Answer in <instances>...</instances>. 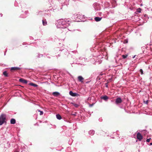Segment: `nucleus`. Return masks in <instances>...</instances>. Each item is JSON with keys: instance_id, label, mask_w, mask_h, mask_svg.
<instances>
[{"instance_id": "obj_25", "label": "nucleus", "mask_w": 152, "mask_h": 152, "mask_svg": "<svg viewBox=\"0 0 152 152\" xmlns=\"http://www.w3.org/2000/svg\"><path fill=\"white\" fill-rule=\"evenodd\" d=\"M15 152H18V151H15Z\"/></svg>"}, {"instance_id": "obj_6", "label": "nucleus", "mask_w": 152, "mask_h": 152, "mask_svg": "<svg viewBox=\"0 0 152 152\" xmlns=\"http://www.w3.org/2000/svg\"><path fill=\"white\" fill-rule=\"evenodd\" d=\"M19 81L21 82L22 83H23L24 84H27V80H25L23 78H21L19 79Z\"/></svg>"}, {"instance_id": "obj_26", "label": "nucleus", "mask_w": 152, "mask_h": 152, "mask_svg": "<svg viewBox=\"0 0 152 152\" xmlns=\"http://www.w3.org/2000/svg\"><path fill=\"white\" fill-rule=\"evenodd\" d=\"M147 102H148L147 101H146V103H147Z\"/></svg>"}, {"instance_id": "obj_15", "label": "nucleus", "mask_w": 152, "mask_h": 152, "mask_svg": "<svg viewBox=\"0 0 152 152\" xmlns=\"http://www.w3.org/2000/svg\"><path fill=\"white\" fill-rule=\"evenodd\" d=\"M3 74L5 76V77H7L8 76V74L7 72L5 71L3 72Z\"/></svg>"}, {"instance_id": "obj_2", "label": "nucleus", "mask_w": 152, "mask_h": 152, "mask_svg": "<svg viewBox=\"0 0 152 152\" xmlns=\"http://www.w3.org/2000/svg\"><path fill=\"white\" fill-rule=\"evenodd\" d=\"M122 102V100L121 98L120 97L117 98L115 100V103L117 104H119L121 103Z\"/></svg>"}, {"instance_id": "obj_21", "label": "nucleus", "mask_w": 152, "mask_h": 152, "mask_svg": "<svg viewBox=\"0 0 152 152\" xmlns=\"http://www.w3.org/2000/svg\"><path fill=\"white\" fill-rule=\"evenodd\" d=\"M140 71L142 75L143 74V71L142 69H140Z\"/></svg>"}, {"instance_id": "obj_22", "label": "nucleus", "mask_w": 152, "mask_h": 152, "mask_svg": "<svg viewBox=\"0 0 152 152\" xmlns=\"http://www.w3.org/2000/svg\"><path fill=\"white\" fill-rule=\"evenodd\" d=\"M151 139V138H150L149 139H147L146 140V142H149L150 141V140Z\"/></svg>"}, {"instance_id": "obj_4", "label": "nucleus", "mask_w": 152, "mask_h": 152, "mask_svg": "<svg viewBox=\"0 0 152 152\" xmlns=\"http://www.w3.org/2000/svg\"><path fill=\"white\" fill-rule=\"evenodd\" d=\"M20 68L18 67H11L10 69V70L12 72H13L14 71H16L18 70H20Z\"/></svg>"}, {"instance_id": "obj_24", "label": "nucleus", "mask_w": 152, "mask_h": 152, "mask_svg": "<svg viewBox=\"0 0 152 152\" xmlns=\"http://www.w3.org/2000/svg\"><path fill=\"white\" fill-rule=\"evenodd\" d=\"M150 145H152V142H151L150 143Z\"/></svg>"}, {"instance_id": "obj_8", "label": "nucleus", "mask_w": 152, "mask_h": 152, "mask_svg": "<svg viewBox=\"0 0 152 152\" xmlns=\"http://www.w3.org/2000/svg\"><path fill=\"white\" fill-rule=\"evenodd\" d=\"M16 122V121L15 119L13 118L11 119L10 120V123L12 124H14Z\"/></svg>"}, {"instance_id": "obj_3", "label": "nucleus", "mask_w": 152, "mask_h": 152, "mask_svg": "<svg viewBox=\"0 0 152 152\" xmlns=\"http://www.w3.org/2000/svg\"><path fill=\"white\" fill-rule=\"evenodd\" d=\"M137 138L140 141H141L142 139V136L139 132H138L137 134Z\"/></svg>"}, {"instance_id": "obj_28", "label": "nucleus", "mask_w": 152, "mask_h": 152, "mask_svg": "<svg viewBox=\"0 0 152 152\" xmlns=\"http://www.w3.org/2000/svg\"><path fill=\"white\" fill-rule=\"evenodd\" d=\"M134 57H135V56H134V57H133V58H134Z\"/></svg>"}, {"instance_id": "obj_5", "label": "nucleus", "mask_w": 152, "mask_h": 152, "mask_svg": "<svg viewBox=\"0 0 152 152\" xmlns=\"http://www.w3.org/2000/svg\"><path fill=\"white\" fill-rule=\"evenodd\" d=\"M69 94L73 96H79V94L76 93H74L72 91H70L69 92Z\"/></svg>"}, {"instance_id": "obj_10", "label": "nucleus", "mask_w": 152, "mask_h": 152, "mask_svg": "<svg viewBox=\"0 0 152 152\" xmlns=\"http://www.w3.org/2000/svg\"><path fill=\"white\" fill-rule=\"evenodd\" d=\"M53 94L54 96H57L59 95V93L57 92H55L53 93Z\"/></svg>"}, {"instance_id": "obj_18", "label": "nucleus", "mask_w": 152, "mask_h": 152, "mask_svg": "<svg viewBox=\"0 0 152 152\" xmlns=\"http://www.w3.org/2000/svg\"><path fill=\"white\" fill-rule=\"evenodd\" d=\"M127 56H128V55H123L122 56V57H123V58H124V59H125V58H126L127 57Z\"/></svg>"}, {"instance_id": "obj_19", "label": "nucleus", "mask_w": 152, "mask_h": 152, "mask_svg": "<svg viewBox=\"0 0 152 152\" xmlns=\"http://www.w3.org/2000/svg\"><path fill=\"white\" fill-rule=\"evenodd\" d=\"M37 111L39 112H40V115H43V111H41L40 110H37Z\"/></svg>"}, {"instance_id": "obj_9", "label": "nucleus", "mask_w": 152, "mask_h": 152, "mask_svg": "<svg viewBox=\"0 0 152 152\" xmlns=\"http://www.w3.org/2000/svg\"><path fill=\"white\" fill-rule=\"evenodd\" d=\"M102 19V18L98 17H96L94 18V19L96 21H100Z\"/></svg>"}, {"instance_id": "obj_11", "label": "nucleus", "mask_w": 152, "mask_h": 152, "mask_svg": "<svg viewBox=\"0 0 152 152\" xmlns=\"http://www.w3.org/2000/svg\"><path fill=\"white\" fill-rule=\"evenodd\" d=\"M29 85H31V86H33L34 87H37L38 86L37 84H34V83H30L29 84Z\"/></svg>"}, {"instance_id": "obj_13", "label": "nucleus", "mask_w": 152, "mask_h": 152, "mask_svg": "<svg viewBox=\"0 0 152 152\" xmlns=\"http://www.w3.org/2000/svg\"><path fill=\"white\" fill-rule=\"evenodd\" d=\"M56 117L59 120H60L61 119V117L59 114H58L56 115Z\"/></svg>"}, {"instance_id": "obj_1", "label": "nucleus", "mask_w": 152, "mask_h": 152, "mask_svg": "<svg viewBox=\"0 0 152 152\" xmlns=\"http://www.w3.org/2000/svg\"><path fill=\"white\" fill-rule=\"evenodd\" d=\"M6 116L5 115L2 114L0 117V125H2L5 121Z\"/></svg>"}, {"instance_id": "obj_27", "label": "nucleus", "mask_w": 152, "mask_h": 152, "mask_svg": "<svg viewBox=\"0 0 152 152\" xmlns=\"http://www.w3.org/2000/svg\"><path fill=\"white\" fill-rule=\"evenodd\" d=\"M73 115H75V114H73Z\"/></svg>"}, {"instance_id": "obj_14", "label": "nucleus", "mask_w": 152, "mask_h": 152, "mask_svg": "<svg viewBox=\"0 0 152 152\" xmlns=\"http://www.w3.org/2000/svg\"><path fill=\"white\" fill-rule=\"evenodd\" d=\"M101 99H103L104 100H106L108 99V97L107 96H104L101 97Z\"/></svg>"}, {"instance_id": "obj_16", "label": "nucleus", "mask_w": 152, "mask_h": 152, "mask_svg": "<svg viewBox=\"0 0 152 152\" xmlns=\"http://www.w3.org/2000/svg\"><path fill=\"white\" fill-rule=\"evenodd\" d=\"M89 133L90 134L93 135L94 133V132L92 130H91L89 131Z\"/></svg>"}, {"instance_id": "obj_7", "label": "nucleus", "mask_w": 152, "mask_h": 152, "mask_svg": "<svg viewBox=\"0 0 152 152\" xmlns=\"http://www.w3.org/2000/svg\"><path fill=\"white\" fill-rule=\"evenodd\" d=\"M78 80L80 81L82 83L83 82V80H84V78L82 77L81 76H79L78 77Z\"/></svg>"}, {"instance_id": "obj_17", "label": "nucleus", "mask_w": 152, "mask_h": 152, "mask_svg": "<svg viewBox=\"0 0 152 152\" xmlns=\"http://www.w3.org/2000/svg\"><path fill=\"white\" fill-rule=\"evenodd\" d=\"M72 104H73L74 106L76 107H77L79 106V105L78 104H76L72 103Z\"/></svg>"}, {"instance_id": "obj_20", "label": "nucleus", "mask_w": 152, "mask_h": 152, "mask_svg": "<svg viewBox=\"0 0 152 152\" xmlns=\"http://www.w3.org/2000/svg\"><path fill=\"white\" fill-rule=\"evenodd\" d=\"M137 12L140 13L141 12V9L140 8H139L137 9Z\"/></svg>"}, {"instance_id": "obj_12", "label": "nucleus", "mask_w": 152, "mask_h": 152, "mask_svg": "<svg viewBox=\"0 0 152 152\" xmlns=\"http://www.w3.org/2000/svg\"><path fill=\"white\" fill-rule=\"evenodd\" d=\"M42 24L44 26H45L47 25V22L45 19V20H42Z\"/></svg>"}, {"instance_id": "obj_23", "label": "nucleus", "mask_w": 152, "mask_h": 152, "mask_svg": "<svg viewBox=\"0 0 152 152\" xmlns=\"http://www.w3.org/2000/svg\"><path fill=\"white\" fill-rule=\"evenodd\" d=\"M105 85H106V87H108V85H107V83H106L105 84Z\"/></svg>"}]
</instances>
